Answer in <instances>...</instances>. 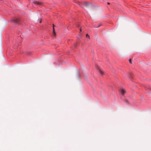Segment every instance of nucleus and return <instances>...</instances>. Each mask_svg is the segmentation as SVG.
Returning a JSON list of instances; mask_svg holds the SVG:
<instances>
[{"mask_svg":"<svg viewBox=\"0 0 151 151\" xmlns=\"http://www.w3.org/2000/svg\"><path fill=\"white\" fill-rule=\"evenodd\" d=\"M41 21H40V23H41Z\"/></svg>","mask_w":151,"mask_h":151,"instance_id":"nucleus-15","label":"nucleus"},{"mask_svg":"<svg viewBox=\"0 0 151 151\" xmlns=\"http://www.w3.org/2000/svg\"><path fill=\"white\" fill-rule=\"evenodd\" d=\"M95 67L96 69L98 70L99 73L101 75H103L104 73L103 71L101 70V68H100V67L99 65H96Z\"/></svg>","mask_w":151,"mask_h":151,"instance_id":"nucleus-3","label":"nucleus"},{"mask_svg":"<svg viewBox=\"0 0 151 151\" xmlns=\"http://www.w3.org/2000/svg\"><path fill=\"white\" fill-rule=\"evenodd\" d=\"M12 22L16 24H20L19 20L17 19H13L12 20Z\"/></svg>","mask_w":151,"mask_h":151,"instance_id":"nucleus-5","label":"nucleus"},{"mask_svg":"<svg viewBox=\"0 0 151 151\" xmlns=\"http://www.w3.org/2000/svg\"><path fill=\"white\" fill-rule=\"evenodd\" d=\"M32 4L33 6L39 5L40 4V2L35 1H33Z\"/></svg>","mask_w":151,"mask_h":151,"instance_id":"nucleus-4","label":"nucleus"},{"mask_svg":"<svg viewBox=\"0 0 151 151\" xmlns=\"http://www.w3.org/2000/svg\"><path fill=\"white\" fill-rule=\"evenodd\" d=\"M131 61H132V60L131 59H130L129 60V63H132V62H131Z\"/></svg>","mask_w":151,"mask_h":151,"instance_id":"nucleus-11","label":"nucleus"},{"mask_svg":"<svg viewBox=\"0 0 151 151\" xmlns=\"http://www.w3.org/2000/svg\"><path fill=\"white\" fill-rule=\"evenodd\" d=\"M80 38V36L79 37H78V38Z\"/></svg>","mask_w":151,"mask_h":151,"instance_id":"nucleus-16","label":"nucleus"},{"mask_svg":"<svg viewBox=\"0 0 151 151\" xmlns=\"http://www.w3.org/2000/svg\"><path fill=\"white\" fill-rule=\"evenodd\" d=\"M135 76V75L132 73H129L127 75V78L129 80L132 81V78L134 79V76Z\"/></svg>","mask_w":151,"mask_h":151,"instance_id":"nucleus-1","label":"nucleus"},{"mask_svg":"<svg viewBox=\"0 0 151 151\" xmlns=\"http://www.w3.org/2000/svg\"><path fill=\"white\" fill-rule=\"evenodd\" d=\"M86 37H89V35L88 34H87L86 35Z\"/></svg>","mask_w":151,"mask_h":151,"instance_id":"nucleus-12","label":"nucleus"},{"mask_svg":"<svg viewBox=\"0 0 151 151\" xmlns=\"http://www.w3.org/2000/svg\"><path fill=\"white\" fill-rule=\"evenodd\" d=\"M80 76H81V75H80V74H78V79H79Z\"/></svg>","mask_w":151,"mask_h":151,"instance_id":"nucleus-10","label":"nucleus"},{"mask_svg":"<svg viewBox=\"0 0 151 151\" xmlns=\"http://www.w3.org/2000/svg\"><path fill=\"white\" fill-rule=\"evenodd\" d=\"M107 3L108 4H110V3H109V2H107Z\"/></svg>","mask_w":151,"mask_h":151,"instance_id":"nucleus-13","label":"nucleus"},{"mask_svg":"<svg viewBox=\"0 0 151 151\" xmlns=\"http://www.w3.org/2000/svg\"><path fill=\"white\" fill-rule=\"evenodd\" d=\"M79 5L80 6L83 8L84 6H88L89 5V4L87 2H82L81 3V4H79Z\"/></svg>","mask_w":151,"mask_h":151,"instance_id":"nucleus-2","label":"nucleus"},{"mask_svg":"<svg viewBox=\"0 0 151 151\" xmlns=\"http://www.w3.org/2000/svg\"><path fill=\"white\" fill-rule=\"evenodd\" d=\"M119 91L122 95H124L126 93V90L124 88H121L119 90Z\"/></svg>","mask_w":151,"mask_h":151,"instance_id":"nucleus-6","label":"nucleus"},{"mask_svg":"<svg viewBox=\"0 0 151 151\" xmlns=\"http://www.w3.org/2000/svg\"><path fill=\"white\" fill-rule=\"evenodd\" d=\"M80 31H81V29H80Z\"/></svg>","mask_w":151,"mask_h":151,"instance_id":"nucleus-14","label":"nucleus"},{"mask_svg":"<svg viewBox=\"0 0 151 151\" xmlns=\"http://www.w3.org/2000/svg\"><path fill=\"white\" fill-rule=\"evenodd\" d=\"M124 101L126 103H129V101L127 99H124Z\"/></svg>","mask_w":151,"mask_h":151,"instance_id":"nucleus-9","label":"nucleus"},{"mask_svg":"<svg viewBox=\"0 0 151 151\" xmlns=\"http://www.w3.org/2000/svg\"><path fill=\"white\" fill-rule=\"evenodd\" d=\"M101 25V23L98 24H97V25L95 27H100Z\"/></svg>","mask_w":151,"mask_h":151,"instance_id":"nucleus-8","label":"nucleus"},{"mask_svg":"<svg viewBox=\"0 0 151 151\" xmlns=\"http://www.w3.org/2000/svg\"><path fill=\"white\" fill-rule=\"evenodd\" d=\"M54 26L55 25L54 24L53 25V33L54 35L55 34V28H54Z\"/></svg>","mask_w":151,"mask_h":151,"instance_id":"nucleus-7","label":"nucleus"}]
</instances>
